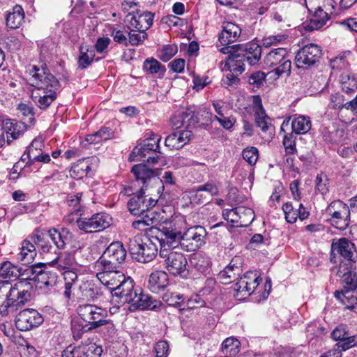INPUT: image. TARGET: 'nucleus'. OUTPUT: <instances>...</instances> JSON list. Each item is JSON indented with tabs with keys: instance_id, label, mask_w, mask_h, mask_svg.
Returning <instances> with one entry per match:
<instances>
[{
	"instance_id": "obj_1",
	"label": "nucleus",
	"mask_w": 357,
	"mask_h": 357,
	"mask_svg": "<svg viewBox=\"0 0 357 357\" xmlns=\"http://www.w3.org/2000/svg\"><path fill=\"white\" fill-rule=\"evenodd\" d=\"M29 74L31 84L35 87L31 98L39 108L45 109L56 98L60 83L46 66L41 68L33 66L29 69Z\"/></svg>"
},
{
	"instance_id": "obj_2",
	"label": "nucleus",
	"mask_w": 357,
	"mask_h": 357,
	"mask_svg": "<svg viewBox=\"0 0 357 357\" xmlns=\"http://www.w3.org/2000/svg\"><path fill=\"white\" fill-rule=\"evenodd\" d=\"M31 289L26 279L20 278L13 285L8 281L0 282V314L6 316L23 307L30 300Z\"/></svg>"
},
{
	"instance_id": "obj_3",
	"label": "nucleus",
	"mask_w": 357,
	"mask_h": 357,
	"mask_svg": "<svg viewBox=\"0 0 357 357\" xmlns=\"http://www.w3.org/2000/svg\"><path fill=\"white\" fill-rule=\"evenodd\" d=\"M185 229V220L183 217H176L169 222L159 225L155 238L160 246V250H173L181 244L182 231Z\"/></svg>"
},
{
	"instance_id": "obj_4",
	"label": "nucleus",
	"mask_w": 357,
	"mask_h": 357,
	"mask_svg": "<svg viewBox=\"0 0 357 357\" xmlns=\"http://www.w3.org/2000/svg\"><path fill=\"white\" fill-rule=\"evenodd\" d=\"M265 68H271L267 75L273 79L281 76H289L291 73V61L285 48L271 50L264 59Z\"/></svg>"
},
{
	"instance_id": "obj_5",
	"label": "nucleus",
	"mask_w": 357,
	"mask_h": 357,
	"mask_svg": "<svg viewBox=\"0 0 357 357\" xmlns=\"http://www.w3.org/2000/svg\"><path fill=\"white\" fill-rule=\"evenodd\" d=\"M77 311L79 317L91 328L97 329L105 326L109 333H114V326L108 319L107 311L105 309L93 304H84L79 305Z\"/></svg>"
},
{
	"instance_id": "obj_6",
	"label": "nucleus",
	"mask_w": 357,
	"mask_h": 357,
	"mask_svg": "<svg viewBox=\"0 0 357 357\" xmlns=\"http://www.w3.org/2000/svg\"><path fill=\"white\" fill-rule=\"evenodd\" d=\"M160 158H148L143 162L135 165L131 172L135 177L136 182L142 184L141 188L147 189L149 183L153 181L155 183H162V181L158 176L161 165H159Z\"/></svg>"
},
{
	"instance_id": "obj_7",
	"label": "nucleus",
	"mask_w": 357,
	"mask_h": 357,
	"mask_svg": "<svg viewBox=\"0 0 357 357\" xmlns=\"http://www.w3.org/2000/svg\"><path fill=\"white\" fill-rule=\"evenodd\" d=\"M129 251L138 262L148 263L153 260L158 253V248L151 239L143 240L140 236H135L130 239Z\"/></svg>"
},
{
	"instance_id": "obj_8",
	"label": "nucleus",
	"mask_w": 357,
	"mask_h": 357,
	"mask_svg": "<svg viewBox=\"0 0 357 357\" xmlns=\"http://www.w3.org/2000/svg\"><path fill=\"white\" fill-rule=\"evenodd\" d=\"M127 256V251L121 241H114L109 244L100 257L96 261V266L104 268L118 269Z\"/></svg>"
},
{
	"instance_id": "obj_9",
	"label": "nucleus",
	"mask_w": 357,
	"mask_h": 357,
	"mask_svg": "<svg viewBox=\"0 0 357 357\" xmlns=\"http://www.w3.org/2000/svg\"><path fill=\"white\" fill-rule=\"evenodd\" d=\"M159 255L165 259V265L170 274L174 276H180L185 278L188 275L187 259L183 254L174 251L165 250L164 248L160 250Z\"/></svg>"
},
{
	"instance_id": "obj_10",
	"label": "nucleus",
	"mask_w": 357,
	"mask_h": 357,
	"mask_svg": "<svg viewBox=\"0 0 357 357\" xmlns=\"http://www.w3.org/2000/svg\"><path fill=\"white\" fill-rule=\"evenodd\" d=\"M206 235V230L202 226L187 228L185 225V229L182 231L180 246L185 251L194 252L204 244Z\"/></svg>"
},
{
	"instance_id": "obj_11",
	"label": "nucleus",
	"mask_w": 357,
	"mask_h": 357,
	"mask_svg": "<svg viewBox=\"0 0 357 357\" xmlns=\"http://www.w3.org/2000/svg\"><path fill=\"white\" fill-rule=\"evenodd\" d=\"M331 252L338 255L340 264L354 268L357 261V249L355 244L347 238H340L331 243Z\"/></svg>"
},
{
	"instance_id": "obj_12",
	"label": "nucleus",
	"mask_w": 357,
	"mask_h": 357,
	"mask_svg": "<svg viewBox=\"0 0 357 357\" xmlns=\"http://www.w3.org/2000/svg\"><path fill=\"white\" fill-rule=\"evenodd\" d=\"M252 107L257 126L261 130L262 137L266 140H270L274 136V128L271 123L270 118L266 114L259 96H252Z\"/></svg>"
},
{
	"instance_id": "obj_13",
	"label": "nucleus",
	"mask_w": 357,
	"mask_h": 357,
	"mask_svg": "<svg viewBox=\"0 0 357 357\" xmlns=\"http://www.w3.org/2000/svg\"><path fill=\"white\" fill-rule=\"evenodd\" d=\"M146 135L149 137L135 146L130 156H151L153 155L158 156V154L163 153L160 151L159 145L160 137L152 131H148Z\"/></svg>"
},
{
	"instance_id": "obj_14",
	"label": "nucleus",
	"mask_w": 357,
	"mask_h": 357,
	"mask_svg": "<svg viewBox=\"0 0 357 357\" xmlns=\"http://www.w3.org/2000/svg\"><path fill=\"white\" fill-rule=\"evenodd\" d=\"M145 190L144 188H141L128 202L127 206L132 215H143L146 211H149V209H151L157 204V199L152 197L146 198L147 196L145 195Z\"/></svg>"
},
{
	"instance_id": "obj_15",
	"label": "nucleus",
	"mask_w": 357,
	"mask_h": 357,
	"mask_svg": "<svg viewBox=\"0 0 357 357\" xmlns=\"http://www.w3.org/2000/svg\"><path fill=\"white\" fill-rule=\"evenodd\" d=\"M321 56L320 47L314 44H309L301 48L295 57L296 65L298 68H307L314 65Z\"/></svg>"
},
{
	"instance_id": "obj_16",
	"label": "nucleus",
	"mask_w": 357,
	"mask_h": 357,
	"mask_svg": "<svg viewBox=\"0 0 357 357\" xmlns=\"http://www.w3.org/2000/svg\"><path fill=\"white\" fill-rule=\"evenodd\" d=\"M98 270L96 277L105 286L111 294L114 293L122 280H126V275L118 269H107L103 266H96Z\"/></svg>"
},
{
	"instance_id": "obj_17",
	"label": "nucleus",
	"mask_w": 357,
	"mask_h": 357,
	"mask_svg": "<svg viewBox=\"0 0 357 357\" xmlns=\"http://www.w3.org/2000/svg\"><path fill=\"white\" fill-rule=\"evenodd\" d=\"M43 320V316L37 310L25 309L17 315L15 326L20 331H26L38 327Z\"/></svg>"
},
{
	"instance_id": "obj_18",
	"label": "nucleus",
	"mask_w": 357,
	"mask_h": 357,
	"mask_svg": "<svg viewBox=\"0 0 357 357\" xmlns=\"http://www.w3.org/2000/svg\"><path fill=\"white\" fill-rule=\"evenodd\" d=\"M154 16L155 14L149 11L132 10V13H129L126 16L128 28L146 32L153 25Z\"/></svg>"
},
{
	"instance_id": "obj_19",
	"label": "nucleus",
	"mask_w": 357,
	"mask_h": 357,
	"mask_svg": "<svg viewBox=\"0 0 357 357\" xmlns=\"http://www.w3.org/2000/svg\"><path fill=\"white\" fill-rule=\"evenodd\" d=\"M133 299L130 301V309L135 310L137 309L142 310H155L161 305V302L157 299H154L152 296L143 293L142 289H137V292L134 295Z\"/></svg>"
},
{
	"instance_id": "obj_20",
	"label": "nucleus",
	"mask_w": 357,
	"mask_h": 357,
	"mask_svg": "<svg viewBox=\"0 0 357 357\" xmlns=\"http://www.w3.org/2000/svg\"><path fill=\"white\" fill-rule=\"evenodd\" d=\"M356 265L350 268L349 266L340 264L337 271V275L342 278L344 289L346 292L354 291L357 288V275L355 271Z\"/></svg>"
},
{
	"instance_id": "obj_21",
	"label": "nucleus",
	"mask_w": 357,
	"mask_h": 357,
	"mask_svg": "<svg viewBox=\"0 0 357 357\" xmlns=\"http://www.w3.org/2000/svg\"><path fill=\"white\" fill-rule=\"evenodd\" d=\"M331 337L337 342L335 344L342 345L343 350H347L357 345V336L350 335L345 325L337 326L331 333Z\"/></svg>"
},
{
	"instance_id": "obj_22",
	"label": "nucleus",
	"mask_w": 357,
	"mask_h": 357,
	"mask_svg": "<svg viewBox=\"0 0 357 357\" xmlns=\"http://www.w3.org/2000/svg\"><path fill=\"white\" fill-rule=\"evenodd\" d=\"M26 275L31 273V275H29L27 278H22V279H26L28 282L29 280H34L37 282L39 288L43 287H52L56 283V276L55 273H50L49 271H45L40 270L36 273V271L33 270V268H29L25 271Z\"/></svg>"
},
{
	"instance_id": "obj_23",
	"label": "nucleus",
	"mask_w": 357,
	"mask_h": 357,
	"mask_svg": "<svg viewBox=\"0 0 357 357\" xmlns=\"http://www.w3.org/2000/svg\"><path fill=\"white\" fill-rule=\"evenodd\" d=\"M238 53L242 56L243 61H245L250 65H255L261 58V47L254 41L245 45H238Z\"/></svg>"
},
{
	"instance_id": "obj_24",
	"label": "nucleus",
	"mask_w": 357,
	"mask_h": 357,
	"mask_svg": "<svg viewBox=\"0 0 357 357\" xmlns=\"http://www.w3.org/2000/svg\"><path fill=\"white\" fill-rule=\"evenodd\" d=\"M0 128L3 134L6 135L8 143L13 139H17L26 130V126L24 123L15 120L6 119L3 121Z\"/></svg>"
},
{
	"instance_id": "obj_25",
	"label": "nucleus",
	"mask_w": 357,
	"mask_h": 357,
	"mask_svg": "<svg viewBox=\"0 0 357 357\" xmlns=\"http://www.w3.org/2000/svg\"><path fill=\"white\" fill-rule=\"evenodd\" d=\"M137 289H135L134 280L130 277H126V280H122L116 289L112 293L113 296H117L122 303H129L137 292Z\"/></svg>"
},
{
	"instance_id": "obj_26",
	"label": "nucleus",
	"mask_w": 357,
	"mask_h": 357,
	"mask_svg": "<svg viewBox=\"0 0 357 357\" xmlns=\"http://www.w3.org/2000/svg\"><path fill=\"white\" fill-rule=\"evenodd\" d=\"M336 3L333 0V3H331L330 10L322 8L317 10L312 13L313 15L310 20L308 25V29L310 30L319 29L324 26L329 20L330 16L335 11Z\"/></svg>"
},
{
	"instance_id": "obj_27",
	"label": "nucleus",
	"mask_w": 357,
	"mask_h": 357,
	"mask_svg": "<svg viewBox=\"0 0 357 357\" xmlns=\"http://www.w3.org/2000/svg\"><path fill=\"white\" fill-rule=\"evenodd\" d=\"M222 31L219 36V41L222 45H229L236 42L241 33L240 26L233 22H224Z\"/></svg>"
},
{
	"instance_id": "obj_28",
	"label": "nucleus",
	"mask_w": 357,
	"mask_h": 357,
	"mask_svg": "<svg viewBox=\"0 0 357 357\" xmlns=\"http://www.w3.org/2000/svg\"><path fill=\"white\" fill-rule=\"evenodd\" d=\"M51 264L52 266L62 271L81 269V266L77 262L75 255L69 252L61 253Z\"/></svg>"
},
{
	"instance_id": "obj_29",
	"label": "nucleus",
	"mask_w": 357,
	"mask_h": 357,
	"mask_svg": "<svg viewBox=\"0 0 357 357\" xmlns=\"http://www.w3.org/2000/svg\"><path fill=\"white\" fill-rule=\"evenodd\" d=\"M191 137L192 132L187 129L172 133L165 139V146L170 150L179 149L190 141Z\"/></svg>"
},
{
	"instance_id": "obj_30",
	"label": "nucleus",
	"mask_w": 357,
	"mask_h": 357,
	"mask_svg": "<svg viewBox=\"0 0 357 357\" xmlns=\"http://www.w3.org/2000/svg\"><path fill=\"white\" fill-rule=\"evenodd\" d=\"M245 62L241 54L229 55L225 61L220 63V68L222 71L235 73L237 75L241 74L245 70Z\"/></svg>"
},
{
	"instance_id": "obj_31",
	"label": "nucleus",
	"mask_w": 357,
	"mask_h": 357,
	"mask_svg": "<svg viewBox=\"0 0 357 357\" xmlns=\"http://www.w3.org/2000/svg\"><path fill=\"white\" fill-rule=\"evenodd\" d=\"M242 273L241 266L232 259L229 264L218 274V278L223 284H229L237 280Z\"/></svg>"
},
{
	"instance_id": "obj_32",
	"label": "nucleus",
	"mask_w": 357,
	"mask_h": 357,
	"mask_svg": "<svg viewBox=\"0 0 357 357\" xmlns=\"http://www.w3.org/2000/svg\"><path fill=\"white\" fill-rule=\"evenodd\" d=\"M168 284V275L165 271H156L149 275V289L153 293L158 294Z\"/></svg>"
},
{
	"instance_id": "obj_33",
	"label": "nucleus",
	"mask_w": 357,
	"mask_h": 357,
	"mask_svg": "<svg viewBox=\"0 0 357 357\" xmlns=\"http://www.w3.org/2000/svg\"><path fill=\"white\" fill-rule=\"evenodd\" d=\"M47 236L51 238L58 249L63 250L68 245L72 237V234L67 229H62L61 231L54 228L49 229Z\"/></svg>"
},
{
	"instance_id": "obj_34",
	"label": "nucleus",
	"mask_w": 357,
	"mask_h": 357,
	"mask_svg": "<svg viewBox=\"0 0 357 357\" xmlns=\"http://www.w3.org/2000/svg\"><path fill=\"white\" fill-rule=\"evenodd\" d=\"M37 252L35 245L28 239L22 243L20 252L17 255V259L24 265H28L33 262L36 257Z\"/></svg>"
},
{
	"instance_id": "obj_35",
	"label": "nucleus",
	"mask_w": 357,
	"mask_h": 357,
	"mask_svg": "<svg viewBox=\"0 0 357 357\" xmlns=\"http://www.w3.org/2000/svg\"><path fill=\"white\" fill-rule=\"evenodd\" d=\"M193 114L190 111H180L174 114L171 118V124L174 129H179L183 126L188 128L195 123Z\"/></svg>"
},
{
	"instance_id": "obj_36",
	"label": "nucleus",
	"mask_w": 357,
	"mask_h": 357,
	"mask_svg": "<svg viewBox=\"0 0 357 357\" xmlns=\"http://www.w3.org/2000/svg\"><path fill=\"white\" fill-rule=\"evenodd\" d=\"M79 55L77 59L78 68L86 69L93 61L95 57L94 49L86 44H82L79 48Z\"/></svg>"
},
{
	"instance_id": "obj_37",
	"label": "nucleus",
	"mask_w": 357,
	"mask_h": 357,
	"mask_svg": "<svg viewBox=\"0 0 357 357\" xmlns=\"http://www.w3.org/2000/svg\"><path fill=\"white\" fill-rule=\"evenodd\" d=\"M113 137L114 132L109 128L102 127L95 133L88 135L86 137L84 146H86L87 145H96L101 142L107 141Z\"/></svg>"
},
{
	"instance_id": "obj_38",
	"label": "nucleus",
	"mask_w": 357,
	"mask_h": 357,
	"mask_svg": "<svg viewBox=\"0 0 357 357\" xmlns=\"http://www.w3.org/2000/svg\"><path fill=\"white\" fill-rule=\"evenodd\" d=\"M24 19V12L22 7L20 5L15 6L11 12L7 15L6 22V25L11 29L19 28L23 23Z\"/></svg>"
},
{
	"instance_id": "obj_39",
	"label": "nucleus",
	"mask_w": 357,
	"mask_h": 357,
	"mask_svg": "<svg viewBox=\"0 0 357 357\" xmlns=\"http://www.w3.org/2000/svg\"><path fill=\"white\" fill-rule=\"evenodd\" d=\"M339 83L342 90L347 96L355 94L357 91V80L348 72H344L340 75Z\"/></svg>"
},
{
	"instance_id": "obj_40",
	"label": "nucleus",
	"mask_w": 357,
	"mask_h": 357,
	"mask_svg": "<svg viewBox=\"0 0 357 357\" xmlns=\"http://www.w3.org/2000/svg\"><path fill=\"white\" fill-rule=\"evenodd\" d=\"M311 126L312 123L309 116L300 115L291 121L292 133L294 134H305L311 129Z\"/></svg>"
},
{
	"instance_id": "obj_41",
	"label": "nucleus",
	"mask_w": 357,
	"mask_h": 357,
	"mask_svg": "<svg viewBox=\"0 0 357 357\" xmlns=\"http://www.w3.org/2000/svg\"><path fill=\"white\" fill-rule=\"evenodd\" d=\"M21 268L16 266H14L10 261H4L0 264V278H20L25 275L24 273H20Z\"/></svg>"
},
{
	"instance_id": "obj_42",
	"label": "nucleus",
	"mask_w": 357,
	"mask_h": 357,
	"mask_svg": "<svg viewBox=\"0 0 357 357\" xmlns=\"http://www.w3.org/2000/svg\"><path fill=\"white\" fill-rule=\"evenodd\" d=\"M44 144L42 138H35L24 151V154L27 156H50L49 153L44 150Z\"/></svg>"
},
{
	"instance_id": "obj_43",
	"label": "nucleus",
	"mask_w": 357,
	"mask_h": 357,
	"mask_svg": "<svg viewBox=\"0 0 357 357\" xmlns=\"http://www.w3.org/2000/svg\"><path fill=\"white\" fill-rule=\"evenodd\" d=\"M81 269L77 270H66L63 272V278L65 280V291L64 296L70 298L71 296V289L73 285L77 282L78 278V273Z\"/></svg>"
},
{
	"instance_id": "obj_44",
	"label": "nucleus",
	"mask_w": 357,
	"mask_h": 357,
	"mask_svg": "<svg viewBox=\"0 0 357 357\" xmlns=\"http://www.w3.org/2000/svg\"><path fill=\"white\" fill-rule=\"evenodd\" d=\"M236 211L238 214L240 227H248L255 220V213L251 208L241 206L236 207Z\"/></svg>"
},
{
	"instance_id": "obj_45",
	"label": "nucleus",
	"mask_w": 357,
	"mask_h": 357,
	"mask_svg": "<svg viewBox=\"0 0 357 357\" xmlns=\"http://www.w3.org/2000/svg\"><path fill=\"white\" fill-rule=\"evenodd\" d=\"M102 352V347L96 344L79 347L75 350L77 357H100Z\"/></svg>"
},
{
	"instance_id": "obj_46",
	"label": "nucleus",
	"mask_w": 357,
	"mask_h": 357,
	"mask_svg": "<svg viewBox=\"0 0 357 357\" xmlns=\"http://www.w3.org/2000/svg\"><path fill=\"white\" fill-rule=\"evenodd\" d=\"M240 342L233 337H228L224 340L222 344V351L225 356H235L240 351Z\"/></svg>"
},
{
	"instance_id": "obj_47",
	"label": "nucleus",
	"mask_w": 357,
	"mask_h": 357,
	"mask_svg": "<svg viewBox=\"0 0 357 357\" xmlns=\"http://www.w3.org/2000/svg\"><path fill=\"white\" fill-rule=\"evenodd\" d=\"M143 68L144 71L151 74H158L159 77H163L166 70L165 67L153 58L146 59Z\"/></svg>"
},
{
	"instance_id": "obj_48",
	"label": "nucleus",
	"mask_w": 357,
	"mask_h": 357,
	"mask_svg": "<svg viewBox=\"0 0 357 357\" xmlns=\"http://www.w3.org/2000/svg\"><path fill=\"white\" fill-rule=\"evenodd\" d=\"M162 300L169 305H172L178 308L180 310H183V295L180 294H175L169 289L162 296Z\"/></svg>"
},
{
	"instance_id": "obj_49",
	"label": "nucleus",
	"mask_w": 357,
	"mask_h": 357,
	"mask_svg": "<svg viewBox=\"0 0 357 357\" xmlns=\"http://www.w3.org/2000/svg\"><path fill=\"white\" fill-rule=\"evenodd\" d=\"M94 220L96 232L101 231L110 225L111 218L105 213H98L93 215Z\"/></svg>"
},
{
	"instance_id": "obj_50",
	"label": "nucleus",
	"mask_w": 357,
	"mask_h": 357,
	"mask_svg": "<svg viewBox=\"0 0 357 357\" xmlns=\"http://www.w3.org/2000/svg\"><path fill=\"white\" fill-rule=\"evenodd\" d=\"M128 42V45L138 46L144 42L148 37L146 32L140 31L136 29H129Z\"/></svg>"
},
{
	"instance_id": "obj_51",
	"label": "nucleus",
	"mask_w": 357,
	"mask_h": 357,
	"mask_svg": "<svg viewBox=\"0 0 357 357\" xmlns=\"http://www.w3.org/2000/svg\"><path fill=\"white\" fill-rule=\"evenodd\" d=\"M332 225L340 230H344L347 228L350 222V210H347L345 215H331Z\"/></svg>"
},
{
	"instance_id": "obj_52",
	"label": "nucleus",
	"mask_w": 357,
	"mask_h": 357,
	"mask_svg": "<svg viewBox=\"0 0 357 357\" xmlns=\"http://www.w3.org/2000/svg\"><path fill=\"white\" fill-rule=\"evenodd\" d=\"M305 3L308 11L311 13L314 11L326 8L327 10H330L331 3H333V0H305Z\"/></svg>"
},
{
	"instance_id": "obj_53",
	"label": "nucleus",
	"mask_w": 357,
	"mask_h": 357,
	"mask_svg": "<svg viewBox=\"0 0 357 357\" xmlns=\"http://www.w3.org/2000/svg\"><path fill=\"white\" fill-rule=\"evenodd\" d=\"M345 291H335V297L339 300L344 305L345 309L353 310L357 304V298L351 296H347Z\"/></svg>"
},
{
	"instance_id": "obj_54",
	"label": "nucleus",
	"mask_w": 357,
	"mask_h": 357,
	"mask_svg": "<svg viewBox=\"0 0 357 357\" xmlns=\"http://www.w3.org/2000/svg\"><path fill=\"white\" fill-rule=\"evenodd\" d=\"M347 210H349V208L346 204L340 200H335L328 205L326 212L330 215H344Z\"/></svg>"
},
{
	"instance_id": "obj_55",
	"label": "nucleus",
	"mask_w": 357,
	"mask_h": 357,
	"mask_svg": "<svg viewBox=\"0 0 357 357\" xmlns=\"http://www.w3.org/2000/svg\"><path fill=\"white\" fill-rule=\"evenodd\" d=\"M78 228L85 233L96 232L95 222L93 215L91 218H79L76 220Z\"/></svg>"
},
{
	"instance_id": "obj_56",
	"label": "nucleus",
	"mask_w": 357,
	"mask_h": 357,
	"mask_svg": "<svg viewBox=\"0 0 357 357\" xmlns=\"http://www.w3.org/2000/svg\"><path fill=\"white\" fill-rule=\"evenodd\" d=\"M71 329L73 337L75 340L81 339L84 333L90 331L95 330L87 324L86 325H82L77 321H75L72 324Z\"/></svg>"
},
{
	"instance_id": "obj_57",
	"label": "nucleus",
	"mask_w": 357,
	"mask_h": 357,
	"mask_svg": "<svg viewBox=\"0 0 357 357\" xmlns=\"http://www.w3.org/2000/svg\"><path fill=\"white\" fill-rule=\"evenodd\" d=\"M198 191H204L205 193L204 199L208 200L210 197L218 195L219 189L218 186L213 182H207L204 185L198 186Z\"/></svg>"
},
{
	"instance_id": "obj_58",
	"label": "nucleus",
	"mask_w": 357,
	"mask_h": 357,
	"mask_svg": "<svg viewBox=\"0 0 357 357\" xmlns=\"http://www.w3.org/2000/svg\"><path fill=\"white\" fill-rule=\"evenodd\" d=\"M213 119L225 130H230L236 122L235 117L232 115L227 116V112L215 116Z\"/></svg>"
},
{
	"instance_id": "obj_59",
	"label": "nucleus",
	"mask_w": 357,
	"mask_h": 357,
	"mask_svg": "<svg viewBox=\"0 0 357 357\" xmlns=\"http://www.w3.org/2000/svg\"><path fill=\"white\" fill-rule=\"evenodd\" d=\"M316 187L317 189L322 195H326L329 191V179L328 176L320 173L316 176Z\"/></svg>"
},
{
	"instance_id": "obj_60",
	"label": "nucleus",
	"mask_w": 357,
	"mask_h": 357,
	"mask_svg": "<svg viewBox=\"0 0 357 357\" xmlns=\"http://www.w3.org/2000/svg\"><path fill=\"white\" fill-rule=\"evenodd\" d=\"M331 66L333 70H347L349 67V63L346 54H340L331 59Z\"/></svg>"
},
{
	"instance_id": "obj_61",
	"label": "nucleus",
	"mask_w": 357,
	"mask_h": 357,
	"mask_svg": "<svg viewBox=\"0 0 357 357\" xmlns=\"http://www.w3.org/2000/svg\"><path fill=\"white\" fill-rule=\"evenodd\" d=\"M177 50L176 45H165L159 51V57L165 62L168 61L177 53Z\"/></svg>"
},
{
	"instance_id": "obj_62",
	"label": "nucleus",
	"mask_w": 357,
	"mask_h": 357,
	"mask_svg": "<svg viewBox=\"0 0 357 357\" xmlns=\"http://www.w3.org/2000/svg\"><path fill=\"white\" fill-rule=\"evenodd\" d=\"M235 291L238 294H241L243 296H250L255 290L251 289L248 284V281L241 276L238 279L234 287Z\"/></svg>"
},
{
	"instance_id": "obj_63",
	"label": "nucleus",
	"mask_w": 357,
	"mask_h": 357,
	"mask_svg": "<svg viewBox=\"0 0 357 357\" xmlns=\"http://www.w3.org/2000/svg\"><path fill=\"white\" fill-rule=\"evenodd\" d=\"M283 145L287 154L293 155L296 153V137L293 133L284 136Z\"/></svg>"
},
{
	"instance_id": "obj_64",
	"label": "nucleus",
	"mask_w": 357,
	"mask_h": 357,
	"mask_svg": "<svg viewBox=\"0 0 357 357\" xmlns=\"http://www.w3.org/2000/svg\"><path fill=\"white\" fill-rule=\"evenodd\" d=\"M267 75V74H265L261 71L255 72L249 77L248 83L254 88L259 89L264 84Z\"/></svg>"
}]
</instances>
